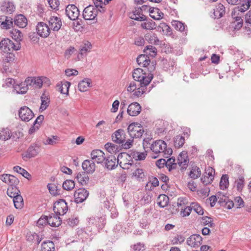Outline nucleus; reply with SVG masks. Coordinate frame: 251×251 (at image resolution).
Wrapping results in <instances>:
<instances>
[{
	"label": "nucleus",
	"instance_id": "obj_16",
	"mask_svg": "<svg viewBox=\"0 0 251 251\" xmlns=\"http://www.w3.org/2000/svg\"><path fill=\"white\" fill-rule=\"evenodd\" d=\"M202 238L199 234H193L187 239V244L193 248L199 247L202 243Z\"/></svg>",
	"mask_w": 251,
	"mask_h": 251
},
{
	"label": "nucleus",
	"instance_id": "obj_24",
	"mask_svg": "<svg viewBox=\"0 0 251 251\" xmlns=\"http://www.w3.org/2000/svg\"><path fill=\"white\" fill-rule=\"evenodd\" d=\"M25 82L26 83V85L33 86L38 88H41L43 85L42 80L39 77H27L25 79Z\"/></svg>",
	"mask_w": 251,
	"mask_h": 251
},
{
	"label": "nucleus",
	"instance_id": "obj_2",
	"mask_svg": "<svg viewBox=\"0 0 251 251\" xmlns=\"http://www.w3.org/2000/svg\"><path fill=\"white\" fill-rule=\"evenodd\" d=\"M153 72H149L147 70L137 68L133 70L132 77L134 80L139 82V86L146 87L153 79Z\"/></svg>",
	"mask_w": 251,
	"mask_h": 251
},
{
	"label": "nucleus",
	"instance_id": "obj_17",
	"mask_svg": "<svg viewBox=\"0 0 251 251\" xmlns=\"http://www.w3.org/2000/svg\"><path fill=\"white\" fill-rule=\"evenodd\" d=\"M189 162V159L187 155V152H181L177 157V163L181 168V171L185 170L188 167Z\"/></svg>",
	"mask_w": 251,
	"mask_h": 251
},
{
	"label": "nucleus",
	"instance_id": "obj_1",
	"mask_svg": "<svg viewBox=\"0 0 251 251\" xmlns=\"http://www.w3.org/2000/svg\"><path fill=\"white\" fill-rule=\"evenodd\" d=\"M231 12L232 22L231 26L235 30H239L243 25L244 12L249 9L251 5V0H238Z\"/></svg>",
	"mask_w": 251,
	"mask_h": 251
},
{
	"label": "nucleus",
	"instance_id": "obj_29",
	"mask_svg": "<svg viewBox=\"0 0 251 251\" xmlns=\"http://www.w3.org/2000/svg\"><path fill=\"white\" fill-rule=\"evenodd\" d=\"M149 151H145L144 152H141L136 151H131L129 155V157H132L135 160H144L147 156V152Z\"/></svg>",
	"mask_w": 251,
	"mask_h": 251
},
{
	"label": "nucleus",
	"instance_id": "obj_44",
	"mask_svg": "<svg viewBox=\"0 0 251 251\" xmlns=\"http://www.w3.org/2000/svg\"><path fill=\"white\" fill-rule=\"evenodd\" d=\"M185 142L184 137L182 136L177 135L174 138V146L176 148H179L184 145Z\"/></svg>",
	"mask_w": 251,
	"mask_h": 251
},
{
	"label": "nucleus",
	"instance_id": "obj_37",
	"mask_svg": "<svg viewBox=\"0 0 251 251\" xmlns=\"http://www.w3.org/2000/svg\"><path fill=\"white\" fill-rule=\"evenodd\" d=\"M13 170L28 180L31 178L30 174L25 169L19 166H14L13 167Z\"/></svg>",
	"mask_w": 251,
	"mask_h": 251
},
{
	"label": "nucleus",
	"instance_id": "obj_31",
	"mask_svg": "<svg viewBox=\"0 0 251 251\" xmlns=\"http://www.w3.org/2000/svg\"><path fill=\"white\" fill-rule=\"evenodd\" d=\"M130 18L138 21H144L146 20V16L143 15L138 8L136 9L130 14Z\"/></svg>",
	"mask_w": 251,
	"mask_h": 251
},
{
	"label": "nucleus",
	"instance_id": "obj_56",
	"mask_svg": "<svg viewBox=\"0 0 251 251\" xmlns=\"http://www.w3.org/2000/svg\"><path fill=\"white\" fill-rule=\"evenodd\" d=\"M175 159L173 157L170 158L167 161H166V167L168 169L169 171L174 169L176 167V164L175 163Z\"/></svg>",
	"mask_w": 251,
	"mask_h": 251
},
{
	"label": "nucleus",
	"instance_id": "obj_23",
	"mask_svg": "<svg viewBox=\"0 0 251 251\" xmlns=\"http://www.w3.org/2000/svg\"><path fill=\"white\" fill-rule=\"evenodd\" d=\"M62 221L57 214L50 215L48 217V224L53 227H58L61 224Z\"/></svg>",
	"mask_w": 251,
	"mask_h": 251
},
{
	"label": "nucleus",
	"instance_id": "obj_45",
	"mask_svg": "<svg viewBox=\"0 0 251 251\" xmlns=\"http://www.w3.org/2000/svg\"><path fill=\"white\" fill-rule=\"evenodd\" d=\"M147 22L141 24V27L146 29L152 30L156 28V24L152 20L150 19Z\"/></svg>",
	"mask_w": 251,
	"mask_h": 251
},
{
	"label": "nucleus",
	"instance_id": "obj_43",
	"mask_svg": "<svg viewBox=\"0 0 251 251\" xmlns=\"http://www.w3.org/2000/svg\"><path fill=\"white\" fill-rule=\"evenodd\" d=\"M144 52L146 55L151 57H155L157 54V49L152 46H147L144 50Z\"/></svg>",
	"mask_w": 251,
	"mask_h": 251
},
{
	"label": "nucleus",
	"instance_id": "obj_30",
	"mask_svg": "<svg viewBox=\"0 0 251 251\" xmlns=\"http://www.w3.org/2000/svg\"><path fill=\"white\" fill-rule=\"evenodd\" d=\"M92 47V44L90 42H85L80 46L79 54L81 56H86L87 53L90 51Z\"/></svg>",
	"mask_w": 251,
	"mask_h": 251
},
{
	"label": "nucleus",
	"instance_id": "obj_15",
	"mask_svg": "<svg viewBox=\"0 0 251 251\" xmlns=\"http://www.w3.org/2000/svg\"><path fill=\"white\" fill-rule=\"evenodd\" d=\"M91 159L95 163H102L106 159L104 153L100 150H93L91 153Z\"/></svg>",
	"mask_w": 251,
	"mask_h": 251
},
{
	"label": "nucleus",
	"instance_id": "obj_62",
	"mask_svg": "<svg viewBox=\"0 0 251 251\" xmlns=\"http://www.w3.org/2000/svg\"><path fill=\"white\" fill-rule=\"evenodd\" d=\"M237 185V189L238 191H241L244 186V178L240 176L238 179L235 181Z\"/></svg>",
	"mask_w": 251,
	"mask_h": 251
},
{
	"label": "nucleus",
	"instance_id": "obj_59",
	"mask_svg": "<svg viewBox=\"0 0 251 251\" xmlns=\"http://www.w3.org/2000/svg\"><path fill=\"white\" fill-rule=\"evenodd\" d=\"M19 190L16 187H10L7 189V194L10 198H14L18 194Z\"/></svg>",
	"mask_w": 251,
	"mask_h": 251
},
{
	"label": "nucleus",
	"instance_id": "obj_11",
	"mask_svg": "<svg viewBox=\"0 0 251 251\" xmlns=\"http://www.w3.org/2000/svg\"><path fill=\"white\" fill-rule=\"evenodd\" d=\"M19 116L22 121L28 122L33 118L34 114L30 108L24 106L19 110Z\"/></svg>",
	"mask_w": 251,
	"mask_h": 251
},
{
	"label": "nucleus",
	"instance_id": "obj_54",
	"mask_svg": "<svg viewBox=\"0 0 251 251\" xmlns=\"http://www.w3.org/2000/svg\"><path fill=\"white\" fill-rule=\"evenodd\" d=\"M94 3L95 4V8L100 12L104 13L105 11L104 7H103V5H105V3H103L102 0H93Z\"/></svg>",
	"mask_w": 251,
	"mask_h": 251
},
{
	"label": "nucleus",
	"instance_id": "obj_58",
	"mask_svg": "<svg viewBox=\"0 0 251 251\" xmlns=\"http://www.w3.org/2000/svg\"><path fill=\"white\" fill-rule=\"evenodd\" d=\"M192 209H193L197 214L202 215L204 213L203 209L198 203L192 202L191 204Z\"/></svg>",
	"mask_w": 251,
	"mask_h": 251
},
{
	"label": "nucleus",
	"instance_id": "obj_50",
	"mask_svg": "<svg viewBox=\"0 0 251 251\" xmlns=\"http://www.w3.org/2000/svg\"><path fill=\"white\" fill-rule=\"evenodd\" d=\"M201 224L203 226H208V227H213L215 226L211 218L208 216H203L201 218Z\"/></svg>",
	"mask_w": 251,
	"mask_h": 251
},
{
	"label": "nucleus",
	"instance_id": "obj_9",
	"mask_svg": "<svg viewBox=\"0 0 251 251\" xmlns=\"http://www.w3.org/2000/svg\"><path fill=\"white\" fill-rule=\"evenodd\" d=\"M53 210L59 215L65 214L68 210V205L65 200L60 199L54 203Z\"/></svg>",
	"mask_w": 251,
	"mask_h": 251
},
{
	"label": "nucleus",
	"instance_id": "obj_41",
	"mask_svg": "<svg viewBox=\"0 0 251 251\" xmlns=\"http://www.w3.org/2000/svg\"><path fill=\"white\" fill-rule=\"evenodd\" d=\"M245 28L247 31L251 33V10L249 11L245 15Z\"/></svg>",
	"mask_w": 251,
	"mask_h": 251
},
{
	"label": "nucleus",
	"instance_id": "obj_19",
	"mask_svg": "<svg viewBox=\"0 0 251 251\" xmlns=\"http://www.w3.org/2000/svg\"><path fill=\"white\" fill-rule=\"evenodd\" d=\"M141 111V106L137 102L131 103L127 109L128 114L131 116H136Z\"/></svg>",
	"mask_w": 251,
	"mask_h": 251
},
{
	"label": "nucleus",
	"instance_id": "obj_60",
	"mask_svg": "<svg viewBox=\"0 0 251 251\" xmlns=\"http://www.w3.org/2000/svg\"><path fill=\"white\" fill-rule=\"evenodd\" d=\"M48 224V217L47 216H42L37 222V226L41 227Z\"/></svg>",
	"mask_w": 251,
	"mask_h": 251
},
{
	"label": "nucleus",
	"instance_id": "obj_4",
	"mask_svg": "<svg viewBox=\"0 0 251 251\" xmlns=\"http://www.w3.org/2000/svg\"><path fill=\"white\" fill-rule=\"evenodd\" d=\"M126 133L122 129H119L115 131L112 135V139L113 142L119 144L125 149H129L132 146L133 140L128 139L126 141Z\"/></svg>",
	"mask_w": 251,
	"mask_h": 251
},
{
	"label": "nucleus",
	"instance_id": "obj_40",
	"mask_svg": "<svg viewBox=\"0 0 251 251\" xmlns=\"http://www.w3.org/2000/svg\"><path fill=\"white\" fill-rule=\"evenodd\" d=\"M12 136L10 129L6 128L0 130V139L4 141L9 139Z\"/></svg>",
	"mask_w": 251,
	"mask_h": 251
},
{
	"label": "nucleus",
	"instance_id": "obj_35",
	"mask_svg": "<svg viewBox=\"0 0 251 251\" xmlns=\"http://www.w3.org/2000/svg\"><path fill=\"white\" fill-rule=\"evenodd\" d=\"M91 80L90 79H84L78 84V90L80 92H85L88 87L91 86Z\"/></svg>",
	"mask_w": 251,
	"mask_h": 251
},
{
	"label": "nucleus",
	"instance_id": "obj_42",
	"mask_svg": "<svg viewBox=\"0 0 251 251\" xmlns=\"http://www.w3.org/2000/svg\"><path fill=\"white\" fill-rule=\"evenodd\" d=\"M105 149L111 154L116 153L119 151V147L111 143H107L104 146Z\"/></svg>",
	"mask_w": 251,
	"mask_h": 251
},
{
	"label": "nucleus",
	"instance_id": "obj_8",
	"mask_svg": "<svg viewBox=\"0 0 251 251\" xmlns=\"http://www.w3.org/2000/svg\"><path fill=\"white\" fill-rule=\"evenodd\" d=\"M20 43L16 45L11 40L6 38L2 40L0 43V49L4 52H10L13 50H18L20 49Z\"/></svg>",
	"mask_w": 251,
	"mask_h": 251
},
{
	"label": "nucleus",
	"instance_id": "obj_28",
	"mask_svg": "<svg viewBox=\"0 0 251 251\" xmlns=\"http://www.w3.org/2000/svg\"><path fill=\"white\" fill-rule=\"evenodd\" d=\"M225 14V7L221 3L218 4L215 9H214L213 18L214 19H220Z\"/></svg>",
	"mask_w": 251,
	"mask_h": 251
},
{
	"label": "nucleus",
	"instance_id": "obj_34",
	"mask_svg": "<svg viewBox=\"0 0 251 251\" xmlns=\"http://www.w3.org/2000/svg\"><path fill=\"white\" fill-rule=\"evenodd\" d=\"M70 85L71 83L70 82L65 81L61 82V84H58L57 86L59 87V91L61 94L68 96L69 95V90Z\"/></svg>",
	"mask_w": 251,
	"mask_h": 251
},
{
	"label": "nucleus",
	"instance_id": "obj_55",
	"mask_svg": "<svg viewBox=\"0 0 251 251\" xmlns=\"http://www.w3.org/2000/svg\"><path fill=\"white\" fill-rule=\"evenodd\" d=\"M220 185L221 189L226 188L228 185V177L227 175H223L221 178Z\"/></svg>",
	"mask_w": 251,
	"mask_h": 251
},
{
	"label": "nucleus",
	"instance_id": "obj_18",
	"mask_svg": "<svg viewBox=\"0 0 251 251\" xmlns=\"http://www.w3.org/2000/svg\"><path fill=\"white\" fill-rule=\"evenodd\" d=\"M15 9L14 4L10 1H3L0 3V10L5 14H10Z\"/></svg>",
	"mask_w": 251,
	"mask_h": 251
},
{
	"label": "nucleus",
	"instance_id": "obj_38",
	"mask_svg": "<svg viewBox=\"0 0 251 251\" xmlns=\"http://www.w3.org/2000/svg\"><path fill=\"white\" fill-rule=\"evenodd\" d=\"M28 85H26V83L25 82L24 83H20L19 85H16L14 87L17 93L24 94L28 90Z\"/></svg>",
	"mask_w": 251,
	"mask_h": 251
},
{
	"label": "nucleus",
	"instance_id": "obj_47",
	"mask_svg": "<svg viewBox=\"0 0 251 251\" xmlns=\"http://www.w3.org/2000/svg\"><path fill=\"white\" fill-rule=\"evenodd\" d=\"M10 33L12 37L16 41H17V43H19V42L22 40L23 34L19 30L16 29H12Z\"/></svg>",
	"mask_w": 251,
	"mask_h": 251
},
{
	"label": "nucleus",
	"instance_id": "obj_51",
	"mask_svg": "<svg viewBox=\"0 0 251 251\" xmlns=\"http://www.w3.org/2000/svg\"><path fill=\"white\" fill-rule=\"evenodd\" d=\"M159 199L160 201L157 202V204L160 207H164L168 205L169 201L168 196L165 195H161L159 196Z\"/></svg>",
	"mask_w": 251,
	"mask_h": 251
},
{
	"label": "nucleus",
	"instance_id": "obj_53",
	"mask_svg": "<svg viewBox=\"0 0 251 251\" xmlns=\"http://www.w3.org/2000/svg\"><path fill=\"white\" fill-rule=\"evenodd\" d=\"M157 30L163 32H165L167 34H170L171 32V27L165 23H161L157 27Z\"/></svg>",
	"mask_w": 251,
	"mask_h": 251
},
{
	"label": "nucleus",
	"instance_id": "obj_49",
	"mask_svg": "<svg viewBox=\"0 0 251 251\" xmlns=\"http://www.w3.org/2000/svg\"><path fill=\"white\" fill-rule=\"evenodd\" d=\"M218 202L221 206H224L226 204L225 203L228 200V197L224 194L222 192H219L217 194Z\"/></svg>",
	"mask_w": 251,
	"mask_h": 251
},
{
	"label": "nucleus",
	"instance_id": "obj_14",
	"mask_svg": "<svg viewBox=\"0 0 251 251\" xmlns=\"http://www.w3.org/2000/svg\"><path fill=\"white\" fill-rule=\"evenodd\" d=\"M89 194V192L84 188L78 189L74 193L75 201L77 203L83 202L88 197Z\"/></svg>",
	"mask_w": 251,
	"mask_h": 251
},
{
	"label": "nucleus",
	"instance_id": "obj_7",
	"mask_svg": "<svg viewBox=\"0 0 251 251\" xmlns=\"http://www.w3.org/2000/svg\"><path fill=\"white\" fill-rule=\"evenodd\" d=\"M127 131L132 138L141 137L144 131L143 126L138 123L130 124L127 127Z\"/></svg>",
	"mask_w": 251,
	"mask_h": 251
},
{
	"label": "nucleus",
	"instance_id": "obj_32",
	"mask_svg": "<svg viewBox=\"0 0 251 251\" xmlns=\"http://www.w3.org/2000/svg\"><path fill=\"white\" fill-rule=\"evenodd\" d=\"M75 178L82 185H85L89 182V178L85 172H79L77 174Z\"/></svg>",
	"mask_w": 251,
	"mask_h": 251
},
{
	"label": "nucleus",
	"instance_id": "obj_52",
	"mask_svg": "<svg viewBox=\"0 0 251 251\" xmlns=\"http://www.w3.org/2000/svg\"><path fill=\"white\" fill-rule=\"evenodd\" d=\"M75 182L72 180H66L63 184L62 187L65 190L70 191L75 187Z\"/></svg>",
	"mask_w": 251,
	"mask_h": 251
},
{
	"label": "nucleus",
	"instance_id": "obj_20",
	"mask_svg": "<svg viewBox=\"0 0 251 251\" xmlns=\"http://www.w3.org/2000/svg\"><path fill=\"white\" fill-rule=\"evenodd\" d=\"M49 23L50 29L55 31H58L62 26L61 19L56 16L51 17Z\"/></svg>",
	"mask_w": 251,
	"mask_h": 251
},
{
	"label": "nucleus",
	"instance_id": "obj_26",
	"mask_svg": "<svg viewBox=\"0 0 251 251\" xmlns=\"http://www.w3.org/2000/svg\"><path fill=\"white\" fill-rule=\"evenodd\" d=\"M14 24L20 28H24L27 25V20L23 15H18L15 17Z\"/></svg>",
	"mask_w": 251,
	"mask_h": 251
},
{
	"label": "nucleus",
	"instance_id": "obj_39",
	"mask_svg": "<svg viewBox=\"0 0 251 251\" xmlns=\"http://www.w3.org/2000/svg\"><path fill=\"white\" fill-rule=\"evenodd\" d=\"M42 251H54V245L51 241H44L42 244Z\"/></svg>",
	"mask_w": 251,
	"mask_h": 251
},
{
	"label": "nucleus",
	"instance_id": "obj_21",
	"mask_svg": "<svg viewBox=\"0 0 251 251\" xmlns=\"http://www.w3.org/2000/svg\"><path fill=\"white\" fill-rule=\"evenodd\" d=\"M82 167L85 173L92 174L96 169L95 163L92 159L85 160L82 163Z\"/></svg>",
	"mask_w": 251,
	"mask_h": 251
},
{
	"label": "nucleus",
	"instance_id": "obj_3",
	"mask_svg": "<svg viewBox=\"0 0 251 251\" xmlns=\"http://www.w3.org/2000/svg\"><path fill=\"white\" fill-rule=\"evenodd\" d=\"M149 151H151L156 156L153 158H156L159 153H163L164 157L168 158L172 154L173 151L170 148H167L166 142L162 140H157L153 142L151 146L149 148Z\"/></svg>",
	"mask_w": 251,
	"mask_h": 251
},
{
	"label": "nucleus",
	"instance_id": "obj_25",
	"mask_svg": "<svg viewBox=\"0 0 251 251\" xmlns=\"http://www.w3.org/2000/svg\"><path fill=\"white\" fill-rule=\"evenodd\" d=\"M2 22L0 23V27L1 29H8L13 27V21L12 18L6 16H2Z\"/></svg>",
	"mask_w": 251,
	"mask_h": 251
},
{
	"label": "nucleus",
	"instance_id": "obj_46",
	"mask_svg": "<svg viewBox=\"0 0 251 251\" xmlns=\"http://www.w3.org/2000/svg\"><path fill=\"white\" fill-rule=\"evenodd\" d=\"M189 176L193 179H196L201 175V171L197 166L193 167L191 169L189 174Z\"/></svg>",
	"mask_w": 251,
	"mask_h": 251
},
{
	"label": "nucleus",
	"instance_id": "obj_10",
	"mask_svg": "<svg viewBox=\"0 0 251 251\" xmlns=\"http://www.w3.org/2000/svg\"><path fill=\"white\" fill-rule=\"evenodd\" d=\"M98 11L93 5H89L83 10V17L85 20H94L97 16Z\"/></svg>",
	"mask_w": 251,
	"mask_h": 251
},
{
	"label": "nucleus",
	"instance_id": "obj_13",
	"mask_svg": "<svg viewBox=\"0 0 251 251\" xmlns=\"http://www.w3.org/2000/svg\"><path fill=\"white\" fill-rule=\"evenodd\" d=\"M36 29L38 35L43 38L48 37L50 32L49 25L44 22L38 23Z\"/></svg>",
	"mask_w": 251,
	"mask_h": 251
},
{
	"label": "nucleus",
	"instance_id": "obj_57",
	"mask_svg": "<svg viewBox=\"0 0 251 251\" xmlns=\"http://www.w3.org/2000/svg\"><path fill=\"white\" fill-rule=\"evenodd\" d=\"M146 37L148 38V40L151 44L155 45H158L159 43V40L158 38L157 35L155 33L152 34H148L146 36Z\"/></svg>",
	"mask_w": 251,
	"mask_h": 251
},
{
	"label": "nucleus",
	"instance_id": "obj_33",
	"mask_svg": "<svg viewBox=\"0 0 251 251\" xmlns=\"http://www.w3.org/2000/svg\"><path fill=\"white\" fill-rule=\"evenodd\" d=\"M41 103L39 108V111L42 112L45 110L49 106L50 100L48 96L45 94H42L41 97Z\"/></svg>",
	"mask_w": 251,
	"mask_h": 251
},
{
	"label": "nucleus",
	"instance_id": "obj_48",
	"mask_svg": "<svg viewBox=\"0 0 251 251\" xmlns=\"http://www.w3.org/2000/svg\"><path fill=\"white\" fill-rule=\"evenodd\" d=\"M172 25L177 30L183 32L185 30L186 25L184 23L178 21H173L172 23Z\"/></svg>",
	"mask_w": 251,
	"mask_h": 251
},
{
	"label": "nucleus",
	"instance_id": "obj_6",
	"mask_svg": "<svg viewBox=\"0 0 251 251\" xmlns=\"http://www.w3.org/2000/svg\"><path fill=\"white\" fill-rule=\"evenodd\" d=\"M123 156V154L122 153H120L118 154L117 158L112 154L106 157V159L103 162L105 168L109 170H111L114 169L116 167H117L118 164H119V165L123 169H126V167L122 166V162H119L120 159H121Z\"/></svg>",
	"mask_w": 251,
	"mask_h": 251
},
{
	"label": "nucleus",
	"instance_id": "obj_22",
	"mask_svg": "<svg viewBox=\"0 0 251 251\" xmlns=\"http://www.w3.org/2000/svg\"><path fill=\"white\" fill-rule=\"evenodd\" d=\"M88 222L90 226H95L98 229H101L105 224L104 219L99 217H90Z\"/></svg>",
	"mask_w": 251,
	"mask_h": 251
},
{
	"label": "nucleus",
	"instance_id": "obj_63",
	"mask_svg": "<svg viewBox=\"0 0 251 251\" xmlns=\"http://www.w3.org/2000/svg\"><path fill=\"white\" fill-rule=\"evenodd\" d=\"M8 180V184L11 187L17 185L19 182L18 179L16 176L11 175H10Z\"/></svg>",
	"mask_w": 251,
	"mask_h": 251
},
{
	"label": "nucleus",
	"instance_id": "obj_5",
	"mask_svg": "<svg viewBox=\"0 0 251 251\" xmlns=\"http://www.w3.org/2000/svg\"><path fill=\"white\" fill-rule=\"evenodd\" d=\"M138 64L147 70L149 72H153L156 65L155 61H151L149 57L146 54H141L136 59Z\"/></svg>",
	"mask_w": 251,
	"mask_h": 251
},
{
	"label": "nucleus",
	"instance_id": "obj_12",
	"mask_svg": "<svg viewBox=\"0 0 251 251\" xmlns=\"http://www.w3.org/2000/svg\"><path fill=\"white\" fill-rule=\"evenodd\" d=\"M65 13L71 20L77 19L80 14L78 8L74 4H70L67 6Z\"/></svg>",
	"mask_w": 251,
	"mask_h": 251
},
{
	"label": "nucleus",
	"instance_id": "obj_61",
	"mask_svg": "<svg viewBox=\"0 0 251 251\" xmlns=\"http://www.w3.org/2000/svg\"><path fill=\"white\" fill-rule=\"evenodd\" d=\"M151 137H147L144 139L143 146L145 151H149V148L151 146L153 141H152Z\"/></svg>",
	"mask_w": 251,
	"mask_h": 251
},
{
	"label": "nucleus",
	"instance_id": "obj_64",
	"mask_svg": "<svg viewBox=\"0 0 251 251\" xmlns=\"http://www.w3.org/2000/svg\"><path fill=\"white\" fill-rule=\"evenodd\" d=\"M48 4L50 8L54 10H58L59 5V1L58 0H47Z\"/></svg>",
	"mask_w": 251,
	"mask_h": 251
},
{
	"label": "nucleus",
	"instance_id": "obj_36",
	"mask_svg": "<svg viewBox=\"0 0 251 251\" xmlns=\"http://www.w3.org/2000/svg\"><path fill=\"white\" fill-rule=\"evenodd\" d=\"M13 201L14 206L16 209H21L23 207L24 201L23 197L21 195L18 194L16 197H14Z\"/></svg>",
	"mask_w": 251,
	"mask_h": 251
},
{
	"label": "nucleus",
	"instance_id": "obj_27",
	"mask_svg": "<svg viewBox=\"0 0 251 251\" xmlns=\"http://www.w3.org/2000/svg\"><path fill=\"white\" fill-rule=\"evenodd\" d=\"M39 148L30 146L27 150L25 154H23V158H32L36 156L39 153Z\"/></svg>",
	"mask_w": 251,
	"mask_h": 251
}]
</instances>
